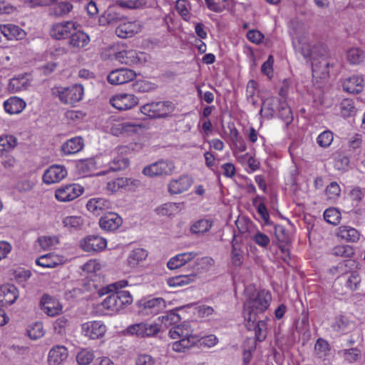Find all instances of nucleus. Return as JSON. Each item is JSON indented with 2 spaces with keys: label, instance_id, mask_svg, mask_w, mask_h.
<instances>
[{
  "label": "nucleus",
  "instance_id": "obj_1",
  "mask_svg": "<svg viewBox=\"0 0 365 365\" xmlns=\"http://www.w3.org/2000/svg\"><path fill=\"white\" fill-rule=\"evenodd\" d=\"M246 300L244 304L243 316L247 329L255 327L257 316L264 312L272 300L270 292L265 289L257 290L255 286H247L245 289Z\"/></svg>",
  "mask_w": 365,
  "mask_h": 365
},
{
  "label": "nucleus",
  "instance_id": "obj_2",
  "mask_svg": "<svg viewBox=\"0 0 365 365\" xmlns=\"http://www.w3.org/2000/svg\"><path fill=\"white\" fill-rule=\"evenodd\" d=\"M289 33L295 52L300 53L307 61L314 59L315 54L314 50L316 48L312 47L304 25L300 24L296 27L292 26Z\"/></svg>",
  "mask_w": 365,
  "mask_h": 365
},
{
  "label": "nucleus",
  "instance_id": "obj_3",
  "mask_svg": "<svg viewBox=\"0 0 365 365\" xmlns=\"http://www.w3.org/2000/svg\"><path fill=\"white\" fill-rule=\"evenodd\" d=\"M59 101L67 105H74L81 101L84 96V88L81 84H73L69 86H58L53 90Z\"/></svg>",
  "mask_w": 365,
  "mask_h": 365
},
{
  "label": "nucleus",
  "instance_id": "obj_4",
  "mask_svg": "<svg viewBox=\"0 0 365 365\" xmlns=\"http://www.w3.org/2000/svg\"><path fill=\"white\" fill-rule=\"evenodd\" d=\"M174 108V105L170 101H158L142 106L140 110L142 114L150 118H162L171 114Z\"/></svg>",
  "mask_w": 365,
  "mask_h": 365
},
{
  "label": "nucleus",
  "instance_id": "obj_5",
  "mask_svg": "<svg viewBox=\"0 0 365 365\" xmlns=\"http://www.w3.org/2000/svg\"><path fill=\"white\" fill-rule=\"evenodd\" d=\"M175 168V163L173 160L161 159L145 166L142 173L148 178L160 177L171 175Z\"/></svg>",
  "mask_w": 365,
  "mask_h": 365
},
{
  "label": "nucleus",
  "instance_id": "obj_6",
  "mask_svg": "<svg viewBox=\"0 0 365 365\" xmlns=\"http://www.w3.org/2000/svg\"><path fill=\"white\" fill-rule=\"evenodd\" d=\"M84 192V188L77 183H70L60 186L55 190V198L61 202H71Z\"/></svg>",
  "mask_w": 365,
  "mask_h": 365
},
{
  "label": "nucleus",
  "instance_id": "obj_7",
  "mask_svg": "<svg viewBox=\"0 0 365 365\" xmlns=\"http://www.w3.org/2000/svg\"><path fill=\"white\" fill-rule=\"evenodd\" d=\"M160 330V326L157 322H140L130 325L125 330V333L129 335H135L139 337H149L157 334Z\"/></svg>",
  "mask_w": 365,
  "mask_h": 365
},
{
  "label": "nucleus",
  "instance_id": "obj_8",
  "mask_svg": "<svg viewBox=\"0 0 365 365\" xmlns=\"http://www.w3.org/2000/svg\"><path fill=\"white\" fill-rule=\"evenodd\" d=\"M106 331L107 327L101 320L88 321L81 326V334L91 340L102 339Z\"/></svg>",
  "mask_w": 365,
  "mask_h": 365
},
{
  "label": "nucleus",
  "instance_id": "obj_9",
  "mask_svg": "<svg viewBox=\"0 0 365 365\" xmlns=\"http://www.w3.org/2000/svg\"><path fill=\"white\" fill-rule=\"evenodd\" d=\"M140 185V181L133 178H118L107 182L106 190L110 194H114L120 190L133 191Z\"/></svg>",
  "mask_w": 365,
  "mask_h": 365
},
{
  "label": "nucleus",
  "instance_id": "obj_10",
  "mask_svg": "<svg viewBox=\"0 0 365 365\" xmlns=\"http://www.w3.org/2000/svg\"><path fill=\"white\" fill-rule=\"evenodd\" d=\"M108 242L106 238L95 235H88L82 238L79 242L80 248L90 253H98L106 250Z\"/></svg>",
  "mask_w": 365,
  "mask_h": 365
},
{
  "label": "nucleus",
  "instance_id": "obj_11",
  "mask_svg": "<svg viewBox=\"0 0 365 365\" xmlns=\"http://www.w3.org/2000/svg\"><path fill=\"white\" fill-rule=\"evenodd\" d=\"M115 58L120 63L127 65H138L146 63L149 55L135 50H123L115 54Z\"/></svg>",
  "mask_w": 365,
  "mask_h": 365
},
{
  "label": "nucleus",
  "instance_id": "obj_12",
  "mask_svg": "<svg viewBox=\"0 0 365 365\" xmlns=\"http://www.w3.org/2000/svg\"><path fill=\"white\" fill-rule=\"evenodd\" d=\"M110 103L117 110H127L136 106L139 103V98L132 93H120L110 98Z\"/></svg>",
  "mask_w": 365,
  "mask_h": 365
},
{
  "label": "nucleus",
  "instance_id": "obj_13",
  "mask_svg": "<svg viewBox=\"0 0 365 365\" xmlns=\"http://www.w3.org/2000/svg\"><path fill=\"white\" fill-rule=\"evenodd\" d=\"M129 285L128 280L122 279L108 285L106 288V292H116L120 299V304L126 308L133 302V297L129 291L124 290Z\"/></svg>",
  "mask_w": 365,
  "mask_h": 365
},
{
  "label": "nucleus",
  "instance_id": "obj_14",
  "mask_svg": "<svg viewBox=\"0 0 365 365\" xmlns=\"http://www.w3.org/2000/svg\"><path fill=\"white\" fill-rule=\"evenodd\" d=\"M41 312L48 317H56L62 313L63 305L60 301L49 294H43L39 302Z\"/></svg>",
  "mask_w": 365,
  "mask_h": 365
},
{
  "label": "nucleus",
  "instance_id": "obj_15",
  "mask_svg": "<svg viewBox=\"0 0 365 365\" xmlns=\"http://www.w3.org/2000/svg\"><path fill=\"white\" fill-rule=\"evenodd\" d=\"M80 25L73 21H66L54 24L51 29V36L58 40L65 39L70 36L73 31L76 30Z\"/></svg>",
  "mask_w": 365,
  "mask_h": 365
},
{
  "label": "nucleus",
  "instance_id": "obj_16",
  "mask_svg": "<svg viewBox=\"0 0 365 365\" xmlns=\"http://www.w3.org/2000/svg\"><path fill=\"white\" fill-rule=\"evenodd\" d=\"M354 326V322L343 314L335 316L330 322V329L337 336H342L351 332Z\"/></svg>",
  "mask_w": 365,
  "mask_h": 365
},
{
  "label": "nucleus",
  "instance_id": "obj_17",
  "mask_svg": "<svg viewBox=\"0 0 365 365\" xmlns=\"http://www.w3.org/2000/svg\"><path fill=\"white\" fill-rule=\"evenodd\" d=\"M139 307L145 314H156L166 308V302L162 297H149L142 299Z\"/></svg>",
  "mask_w": 365,
  "mask_h": 365
},
{
  "label": "nucleus",
  "instance_id": "obj_18",
  "mask_svg": "<svg viewBox=\"0 0 365 365\" xmlns=\"http://www.w3.org/2000/svg\"><path fill=\"white\" fill-rule=\"evenodd\" d=\"M68 262V259L64 255H58L55 252H50L43 255L36 259L35 263L37 266L42 268H55L63 265Z\"/></svg>",
  "mask_w": 365,
  "mask_h": 365
},
{
  "label": "nucleus",
  "instance_id": "obj_19",
  "mask_svg": "<svg viewBox=\"0 0 365 365\" xmlns=\"http://www.w3.org/2000/svg\"><path fill=\"white\" fill-rule=\"evenodd\" d=\"M91 41L89 35L78 29V28L73 31L72 34L69 36L68 46L74 51H80L85 48Z\"/></svg>",
  "mask_w": 365,
  "mask_h": 365
},
{
  "label": "nucleus",
  "instance_id": "obj_20",
  "mask_svg": "<svg viewBox=\"0 0 365 365\" xmlns=\"http://www.w3.org/2000/svg\"><path fill=\"white\" fill-rule=\"evenodd\" d=\"M66 168L60 165H53L45 170L43 175V181L47 185L61 181L67 176Z\"/></svg>",
  "mask_w": 365,
  "mask_h": 365
},
{
  "label": "nucleus",
  "instance_id": "obj_21",
  "mask_svg": "<svg viewBox=\"0 0 365 365\" xmlns=\"http://www.w3.org/2000/svg\"><path fill=\"white\" fill-rule=\"evenodd\" d=\"M136 77L134 71L128 68L116 69L111 71L107 77L108 81L113 85H120L133 81Z\"/></svg>",
  "mask_w": 365,
  "mask_h": 365
},
{
  "label": "nucleus",
  "instance_id": "obj_22",
  "mask_svg": "<svg viewBox=\"0 0 365 365\" xmlns=\"http://www.w3.org/2000/svg\"><path fill=\"white\" fill-rule=\"evenodd\" d=\"M142 29V25L138 21H128L120 23L115 29L116 35L121 38L133 37Z\"/></svg>",
  "mask_w": 365,
  "mask_h": 365
},
{
  "label": "nucleus",
  "instance_id": "obj_23",
  "mask_svg": "<svg viewBox=\"0 0 365 365\" xmlns=\"http://www.w3.org/2000/svg\"><path fill=\"white\" fill-rule=\"evenodd\" d=\"M193 179L188 175H182L173 179L168 184V191L172 195H178L187 191L192 185Z\"/></svg>",
  "mask_w": 365,
  "mask_h": 365
},
{
  "label": "nucleus",
  "instance_id": "obj_24",
  "mask_svg": "<svg viewBox=\"0 0 365 365\" xmlns=\"http://www.w3.org/2000/svg\"><path fill=\"white\" fill-rule=\"evenodd\" d=\"M112 202L104 197H93L88 200L86 203L87 210L94 215H100L104 212L111 210Z\"/></svg>",
  "mask_w": 365,
  "mask_h": 365
},
{
  "label": "nucleus",
  "instance_id": "obj_25",
  "mask_svg": "<svg viewBox=\"0 0 365 365\" xmlns=\"http://www.w3.org/2000/svg\"><path fill=\"white\" fill-rule=\"evenodd\" d=\"M148 251L143 248L138 247L132 250L128 255L125 261V266L128 271L137 268L148 257Z\"/></svg>",
  "mask_w": 365,
  "mask_h": 365
},
{
  "label": "nucleus",
  "instance_id": "obj_26",
  "mask_svg": "<svg viewBox=\"0 0 365 365\" xmlns=\"http://www.w3.org/2000/svg\"><path fill=\"white\" fill-rule=\"evenodd\" d=\"M19 297V289L11 284L0 286V303L4 306L13 304Z\"/></svg>",
  "mask_w": 365,
  "mask_h": 365
},
{
  "label": "nucleus",
  "instance_id": "obj_27",
  "mask_svg": "<svg viewBox=\"0 0 365 365\" xmlns=\"http://www.w3.org/2000/svg\"><path fill=\"white\" fill-rule=\"evenodd\" d=\"M122 223L121 217L115 212H108L99 220L100 227L107 232L116 230Z\"/></svg>",
  "mask_w": 365,
  "mask_h": 365
},
{
  "label": "nucleus",
  "instance_id": "obj_28",
  "mask_svg": "<svg viewBox=\"0 0 365 365\" xmlns=\"http://www.w3.org/2000/svg\"><path fill=\"white\" fill-rule=\"evenodd\" d=\"M365 80L363 75L354 74L346 78L343 83L344 89L350 93H359L363 91Z\"/></svg>",
  "mask_w": 365,
  "mask_h": 365
},
{
  "label": "nucleus",
  "instance_id": "obj_29",
  "mask_svg": "<svg viewBox=\"0 0 365 365\" xmlns=\"http://www.w3.org/2000/svg\"><path fill=\"white\" fill-rule=\"evenodd\" d=\"M144 127L141 124L131 122H123L115 124L111 128V132L115 135L120 134L130 135L143 132Z\"/></svg>",
  "mask_w": 365,
  "mask_h": 365
},
{
  "label": "nucleus",
  "instance_id": "obj_30",
  "mask_svg": "<svg viewBox=\"0 0 365 365\" xmlns=\"http://www.w3.org/2000/svg\"><path fill=\"white\" fill-rule=\"evenodd\" d=\"M68 351L66 346L56 345L48 352V361L50 365H60L68 358Z\"/></svg>",
  "mask_w": 365,
  "mask_h": 365
},
{
  "label": "nucleus",
  "instance_id": "obj_31",
  "mask_svg": "<svg viewBox=\"0 0 365 365\" xmlns=\"http://www.w3.org/2000/svg\"><path fill=\"white\" fill-rule=\"evenodd\" d=\"M0 31L8 40H21L26 35L24 30L12 24H0Z\"/></svg>",
  "mask_w": 365,
  "mask_h": 365
},
{
  "label": "nucleus",
  "instance_id": "obj_32",
  "mask_svg": "<svg viewBox=\"0 0 365 365\" xmlns=\"http://www.w3.org/2000/svg\"><path fill=\"white\" fill-rule=\"evenodd\" d=\"M196 255V253L194 252H182L176 255L168 260L167 267L171 270L178 269L192 260Z\"/></svg>",
  "mask_w": 365,
  "mask_h": 365
},
{
  "label": "nucleus",
  "instance_id": "obj_33",
  "mask_svg": "<svg viewBox=\"0 0 365 365\" xmlns=\"http://www.w3.org/2000/svg\"><path fill=\"white\" fill-rule=\"evenodd\" d=\"M84 146L83 140L77 136L64 142L61 145V152L64 155H74L80 152Z\"/></svg>",
  "mask_w": 365,
  "mask_h": 365
},
{
  "label": "nucleus",
  "instance_id": "obj_34",
  "mask_svg": "<svg viewBox=\"0 0 365 365\" xmlns=\"http://www.w3.org/2000/svg\"><path fill=\"white\" fill-rule=\"evenodd\" d=\"M26 102L21 98L12 96L4 102L5 111L11 115L19 114L26 108Z\"/></svg>",
  "mask_w": 365,
  "mask_h": 365
},
{
  "label": "nucleus",
  "instance_id": "obj_35",
  "mask_svg": "<svg viewBox=\"0 0 365 365\" xmlns=\"http://www.w3.org/2000/svg\"><path fill=\"white\" fill-rule=\"evenodd\" d=\"M18 145L17 138L11 134L0 135V158L15 149Z\"/></svg>",
  "mask_w": 365,
  "mask_h": 365
},
{
  "label": "nucleus",
  "instance_id": "obj_36",
  "mask_svg": "<svg viewBox=\"0 0 365 365\" xmlns=\"http://www.w3.org/2000/svg\"><path fill=\"white\" fill-rule=\"evenodd\" d=\"M170 338L173 339H182L185 338H194L192 329L187 322L182 323L171 328L169 331Z\"/></svg>",
  "mask_w": 365,
  "mask_h": 365
},
{
  "label": "nucleus",
  "instance_id": "obj_37",
  "mask_svg": "<svg viewBox=\"0 0 365 365\" xmlns=\"http://www.w3.org/2000/svg\"><path fill=\"white\" fill-rule=\"evenodd\" d=\"M59 238L56 235H41L35 241V246L43 250H50L59 244Z\"/></svg>",
  "mask_w": 365,
  "mask_h": 365
},
{
  "label": "nucleus",
  "instance_id": "obj_38",
  "mask_svg": "<svg viewBox=\"0 0 365 365\" xmlns=\"http://www.w3.org/2000/svg\"><path fill=\"white\" fill-rule=\"evenodd\" d=\"M130 165V160L128 158L124 156H115L108 163V170L102 171L96 173V175H105L108 170L111 171H118L121 170H124L128 167Z\"/></svg>",
  "mask_w": 365,
  "mask_h": 365
},
{
  "label": "nucleus",
  "instance_id": "obj_39",
  "mask_svg": "<svg viewBox=\"0 0 365 365\" xmlns=\"http://www.w3.org/2000/svg\"><path fill=\"white\" fill-rule=\"evenodd\" d=\"M29 86V78L26 75L14 77L9 81L8 89L11 93H17L26 89Z\"/></svg>",
  "mask_w": 365,
  "mask_h": 365
},
{
  "label": "nucleus",
  "instance_id": "obj_40",
  "mask_svg": "<svg viewBox=\"0 0 365 365\" xmlns=\"http://www.w3.org/2000/svg\"><path fill=\"white\" fill-rule=\"evenodd\" d=\"M196 275L194 274L187 275H178L167 279V284L170 287H179L189 284L195 281Z\"/></svg>",
  "mask_w": 365,
  "mask_h": 365
},
{
  "label": "nucleus",
  "instance_id": "obj_41",
  "mask_svg": "<svg viewBox=\"0 0 365 365\" xmlns=\"http://www.w3.org/2000/svg\"><path fill=\"white\" fill-rule=\"evenodd\" d=\"M280 102L274 97L266 98L263 101L261 113L267 118L273 117L278 109Z\"/></svg>",
  "mask_w": 365,
  "mask_h": 365
},
{
  "label": "nucleus",
  "instance_id": "obj_42",
  "mask_svg": "<svg viewBox=\"0 0 365 365\" xmlns=\"http://www.w3.org/2000/svg\"><path fill=\"white\" fill-rule=\"evenodd\" d=\"M337 235L341 239L352 242H357L360 237L359 232L355 228L349 226H340Z\"/></svg>",
  "mask_w": 365,
  "mask_h": 365
},
{
  "label": "nucleus",
  "instance_id": "obj_43",
  "mask_svg": "<svg viewBox=\"0 0 365 365\" xmlns=\"http://www.w3.org/2000/svg\"><path fill=\"white\" fill-rule=\"evenodd\" d=\"M256 349V339L248 338L245 339L243 344L242 363L243 365H247L250 363L252 358V353Z\"/></svg>",
  "mask_w": 365,
  "mask_h": 365
},
{
  "label": "nucleus",
  "instance_id": "obj_44",
  "mask_svg": "<svg viewBox=\"0 0 365 365\" xmlns=\"http://www.w3.org/2000/svg\"><path fill=\"white\" fill-rule=\"evenodd\" d=\"M365 59V53L359 47H352L346 52V60L352 65L362 63Z\"/></svg>",
  "mask_w": 365,
  "mask_h": 365
},
{
  "label": "nucleus",
  "instance_id": "obj_45",
  "mask_svg": "<svg viewBox=\"0 0 365 365\" xmlns=\"http://www.w3.org/2000/svg\"><path fill=\"white\" fill-rule=\"evenodd\" d=\"M253 205L256 207L257 211L262 220L268 224L269 220V215L267 209L264 205V199L260 196H257L253 199Z\"/></svg>",
  "mask_w": 365,
  "mask_h": 365
},
{
  "label": "nucleus",
  "instance_id": "obj_46",
  "mask_svg": "<svg viewBox=\"0 0 365 365\" xmlns=\"http://www.w3.org/2000/svg\"><path fill=\"white\" fill-rule=\"evenodd\" d=\"M115 4L122 9L136 10L145 7L147 1L146 0H115Z\"/></svg>",
  "mask_w": 365,
  "mask_h": 365
},
{
  "label": "nucleus",
  "instance_id": "obj_47",
  "mask_svg": "<svg viewBox=\"0 0 365 365\" xmlns=\"http://www.w3.org/2000/svg\"><path fill=\"white\" fill-rule=\"evenodd\" d=\"M340 114L344 118L351 117L356 113L354 102L351 99H344L339 104Z\"/></svg>",
  "mask_w": 365,
  "mask_h": 365
},
{
  "label": "nucleus",
  "instance_id": "obj_48",
  "mask_svg": "<svg viewBox=\"0 0 365 365\" xmlns=\"http://www.w3.org/2000/svg\"><path fill=\"white\" fill-rule=\"evenodd\" d=\"M197 341V337L178 339V341L172 344V349L176 352H184L186 349L195 344Z\"/></svg>",
  "mask_w": 365,
  "mask_h": 365
},
{
  "label": "nucleus",
  "instance_id": "obj_49",
  "mask_svg": "<svg viewBox=\"0 0 365 365\" xmlns=\"http://www.w3.org/2000/svg\"><path fill=\"white\" fill-rule=\"evenodd\" d=\"M94 351L90 349H81L76 354V361L79 365H88L94 359Z\"/></svg>",
  "mask_w": 365,
  "mask_h": 365
},
{
  "label": "nucleus",
  "instance_id": "obj_50",
  "mask_svg": "<svg viewBox=\"0 0 365 365\" xmlns=\"http://www.w3.org/2000/svg\"><path fill=\"white\" fill-rule=\"evenodd\" d=\"M28 336L31 339H37L42 337L45 331L42 322H36L29 324L26 329Z\"/></svg>",
  "mask_w": 365,
  "mask_h": 365
},
{
  "label": "nucleus",
  "instance_id": "obj_51",
  "mask_svg": "<svg viewBox=\"0 0 365 365\" xmlns=\"http://www.w3.org/2000/svg\"><path fill=\"white\" fill-rule=\"evenodd\" d=\"M103 160L101 158H90L81 162L78 167L83 170L84 173H91L96 170L97 168L101 166Z\"/></svg>",
  "mask_w": 365,
  "mask_h": 365
},
{
  "label": "nucleus",
  "instance_id": "obj_52",
  "mask_svg": "<svg viewBox=\"0 0 365 365\" xmlns=\"http://www.w3.org/2000/svg\"><path fill=\"white\" fill-rule=\"evenodd\" d=\"M314 351L319 358H325L329 354L330 345L327 340L319 338L315 343Z\"/></svg>",
  "mask_w": 365,
  "mask_h": 365
},
{
  "label": "nucleus",
  "instance_id": "obj_53",
  "mask_svg": "<svg viewBox=\"0 0 365 365\" xmlns=\"http://www.w3.org/2000/svg\"><path fill=\"white\" fill-rule=\"evenodd\" d=\"M212 225V222L211 220L202 219L192 224L190 227V231L195 234H202L210 230Z\"/></svg>",
  "mask_w": 365,
  "mask_h": 365
},
{
  "label": "nucleus",
  "instance_id": "obj_54",
  "mask_svg": "<svg viewBox=\"0 0 365 365\" xmlns=\"http://www.w3.org/2000/svg\"><path fill=\"white\" fill-rule=\"evenodd\" d=\"M268 320L267 318H266L264 320H257L255 322V327L252 328L251 329H255V337L256 339L262 341L265 339L267 336V321Z\"/></svg>",
  "mask_w": 365,
  "mask_h": 365
},
{
  "label": "nucleus",
  "instance_id": "obj_55",
  "mask_svg": "<svg viewBox=\"0 0 365 365\" xmlns=\"http://www.w3.org/2000/svg\"><path fill=\"white\" fill-rule=\"evenodd\" d=\"M180 209V204L175 202H168L162 205L157 209L159 215L170 216L177 213Z\"/></svg>",
  "mask_w": 365,
  "mask_h": 365
},
{
  "label": "nucleus",
  "instance_id": "obj_56",
  "mask_svg": "<svg viewBox=\"0 0 365 365\" xmlns=\"http://www.w3.org/2000/svg\"><path fill=\"white\" fill-rule=\"evenodd\" d=\"M324 220L331 225H337L341 220V212L334 207H329L324 212Z\"/></svg>",
  "mask_w": 365,
  "mask_h": 365
},
{
  "label": "nucleus",
  "instance_id": "obj_57",
  "mask_svg": "<svg viewBox=\"0 0 365 365\" xmlns=\"http://www.w3.org/2000/svg\"><path fill=\"white\" fill-rule=\"evenodd\" d=\"M339 354L349 363H354L360 358L361 351L357 348H351L341 350Z\"/></svg>",
  "mask_w": 365,
  "mask_h": 365
},
{
  "label": "nucleus",
  "instance_id": "obj_58",
  "mask_svg": "<svg viewBox=\"0 0 365 365\" xmlns=\"http://www.w3.org/2000/svg\"><path fill=\"white\" fill-rule=\"evenodd\" d=\"M232 149L234 153H241L245 151L247 149V146L244 140L239 137L238 133L236 130L232 131Z\"/></svg>",
  "mask_w": 365,
  "mask_h": 365
},
{
  "label": "nucleus",
  "instance_id": "obj_59",
  "mask_svg": "<svg viewBox=\"0 0 365 365\" xmlns=\"http://www.w3.org/2000/svg\"><path fill=\"white\" fill-rule=\"evenodd\" d=\"M334 140V134L331 130H324L321 133L317 138V143L322 148H328Z\"/></svg>",
  "mask_w": 365,
  "mask_h": 365
},
{
  "label": "nucleus",
  "instance_id": "obj_60",
  "mask_svg": "<svg viewBox=\"0 0 365 365\" xmlns=\"http://www.w3.org/2000/svg\"><path fill=\"white\" fill-rule=\"evenodd\" d=\"M62 222L65 227L78 229L82 225L83 220L80 216H66L63 219Z\"/></svg>",
  "mask_w": 365,
  "mask_h": 365
},
{
  "label": "nucleus",
  "instance_id": "obj_61",
  "mask_svg": "<svg viewBox=\"0 0 365 365\" xmlns=\"http://www.w3.org/2000/svg\"><path fill=\"white\" fill-rule=\"evenodd\" d=\"M231 262L235 267H240L243 263V252L234 243L231 252Z\"/></svg>",
  "mask_w": 365,
  "mask_h": 365
},
{
  "label": "nucleus",
  "instance_id": "obj_62",
  "mask_svg": "<svg viewBox=\"0 0 365 365\" xmlns=\"http://www.w3.org/2000/svg\"><path fill=\"white\" fill-rule=\"evenodd\" d=\"M102 268L101 262L97 259H90L81 266L83 272L88 274H95Z\"/></svg>",
  "mask_w": 365,
  "mask_h": 365
},
{
  "label": "nucleus",
  "instance_id": "obj_63",
  "mask_svg": "<svg viewBox=\"0 0 365 365\" xmlns=\"http://www.w3.org/2000/svg\"><path fill=\"white\" fill-rule=\"evenodd\" d=\"M277 110L280 118L287 121V123L292 120L291 109L285 101H281L279 103Z\"/></svg>",
  "mask_w": 365,
  "mask_h": 365
},
{
  "label": "nucleus",
  "instance_id": "obj_64",
  "mask_svg": "<svg viewBox=\"0 0 365 365\" xmlns=\"http://www.w3.org/2000/svg\"><path fill=\"white\" fill-rule=\"evenodd\" d=\"M114 298L113 293L107 296L101 302V306L102 309L112 313H117L116 311V301Z\"/></svg>",
  "mask_w": 365,
  "mask_h": 365
}]
</instances>
